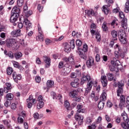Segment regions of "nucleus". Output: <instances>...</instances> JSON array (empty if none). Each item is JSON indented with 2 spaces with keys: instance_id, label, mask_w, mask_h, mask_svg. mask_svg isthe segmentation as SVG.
Returning <instances> with one entry per match:
<instances>
[{
  "instance_id": "23",
  "label": "nucleus",
  "mask_w": 129,
  "mask_h": 129,
  "mask_svg": "<svg viewBox=\"0 0 129 129\" xmlns=\"http://www.w3.org/2000/svg\"><path fill=\"white\" fill-rule=\"evenodd\" d=\"M102 11L105 15H106V16L109 14V10L108 9V8H107V5H104L102 8Z\"/></svg>"
},
{
  "instance_id": "32",
  "label": "nucleus",
  "mask_w": 129,
  "mask_h": 129,
  "mask_svg": "<svg viewBox=\"0 0 129 129\" xmlns=\"http://www.w3.org/2000/svg\"><path fill=\"white\" fill-rule=\"evenodd\" d=\"M124 12L125 13H128L129 12V0H126L124 5Z\"/></svg>"
},
{
  "instance_id": "54",
  "label": "nucleus",
  "mask_w": 129,
  "mask_h": 129,
  "mask_svg": "<svg viewBox=\"0 0 129 129\" xmlns=\"http://www.w3.org/2000/svg\"><path fill=\"white\" fill-rule=\"evenodd\" d=\"M76 44L77 46H78V47H80L82 45V41H81V40L79 39H78L76 41Z\"/></svg>"
},
{
  "instance_id": "42",
  "label": "nucleus",
  "mask_w": 129,
  "mask_h": 129,
  "mask_svg": "<svg viewBox=\"0 0 129 129\" xmlns=\"http://www.w3.org/2000/svg\"><path fill=\"white\" fill-rule=\"evenodd\" d=\"M113 61H114V66H115L116 67L120 66V61H119V60H115V58H113Z\"/></svg>"
},
{
  "instance_id": "60",
  "label": "nucleus",
  "mask_w": 129,
  "mask_h": 129,
  "mask_svg": "<svg viewBox=\"0 0 129 129\" xmlns=\"http://www.w3.org/2000/svg\"><path fill=\"white\" fill-rule=\"evenodd\" d=\"M96 61L97 62H99L100 61V55L99 54H97L95 56Z\"/></svg>"
},
{
  "instance_id": "20",
  "label": "nucleus",
  "mask_w": 129,
  "mask_h": 129,
  "mask_svg": "<svg viewBox=\"0 0 129 129\" xmlns=\"http://www.w3.org/2000/svg\"><path fill=\"white\" fill-rule=\"evenodd\" d=\"M77 93H78V92L76 90H73L69 93V95L72 98H75V97H77Z\"/></svg>"
},
{
  "instance_id": "49",
  "label": "nucleus",
  "mask_w": 129,
  "mask_h": 129,
  "mask_svg": "<svg viewBox=\"0 0 129 129\" xmlns=\"http://www.w3.org/2000/svg\"><path fill=\"white\" fill-rule=\"evenodd\" d=\"M114 49H115V50H118L119 52H121V47H120V46L118 44H116L114 46Z\"/></svg>"
},
{
  "instance_id": "46",
  "label": "nucleus",
  "mask_w": 129,
  "mask_h": 129,
  "mask_svg": "<svg viewBox=\"0 0 129 129\" xmlns=\"http://www.w3.org/2000/svg\"><path fill=\"white\" fill-rule=\"evenodd\" d=\"M88 129H96V124L95 123H93L91 125L88 126Z\"/></svg>"
},
{
  "instance_id": "44",
  "label": "nucleus",
  "mask_w": 129,
  "mask_h": 129,
  "mask_svg": "<svg viewBox=\"0 0 129 129\" xmlns=\"http://www.w3.org/2000/svg\"><path fill=\"white\" fill-rule=\"evenodd\" d=\"M119 40L120 42L121 43V44H126V42H127L126 37L120 38H119Z\"/></svg>"
},
{
  "instance_id": "11",
  "label": "nucleus",
  "mask_w": 129,
  "mask_h": 129,
  "mask_svg": "<svg viewBox=\"0 0 129 129\" xmlns=\"http://www.w3.org/2000/svg\"><path fill=\"white\" fill-rule=\"evenodd\" d=\"M89 80H90V75H87L86 76H84L81 79L80 84L82 85H83L86 81H89Z\"/></svg>"
},
{
  "instance_id": "30",
  "label": "nucleus",
  "mask_w": 129,
  "mask_h": 129,
  "mask_svg": "<svg viewBox=\"0 0 129 129\" xmlns=\"http://www.w3.org/2000/svg\"><path fill=\"white\" fill-rule=\"evenodd\" d=\"M46 85L47 88H51V87H53V86H54V82L51 80H48Z\"/></svg>"
},
{
  "instance_id": "9",
  "label": "nucleus",
  "mask_w": 129,
  "mask_h": 129,
  "mask_svg": "<svg viewBox=\"0 0 129 129\" xmlns=\"http://www.w3.org/2000/svg\"><path fill=\"white\" fill-rule=\"evenodd\" d=\"M111 64L109 66V70L112 72H115L116 73L118 72V69L115 66H114V60L111 61Z\"/></svg>"
},
{
  "instance_id": "61",
  "label": "nucleus",
  "mask_w": 129,
  "mask_h": 129,
  "mask_svg": "<svg viewBox=\"0 0 129 129\" xmlns=\"http://www.w3.org/2000/svg\"><path fill=\"white\" fill-rule=\"evenodd\" d=\"M11 107L12 109H13V110H15V109H16V108H17V105L15 103H13L11 104Z\"/></svg>"
},
{
  "instance_id": "12",
  "label": "nucleus",
  "mask_w": 129,
  "mask_h": 129,
  "mask_svg": "<svg viewBox=\"0 0 129 129\" xmlns=\"http://www.w3.org/2000/svg\"><path fill=\"white\" fill-rule=\"evenodd\" d=\"M94 64V59L92 57H89L86 62V65L88 68H91L92 65Z\"/></svg>"
},
{
  "instance_id": "6",
  "label": "nucleus",
  "mask_w": 129,
  "mask_h": 129,
  "mask_svg": "<svg viewBox=\"0 0 129 129\" xmlns=\"http://www.w3.org/2000/svg\"><path fill=\"white\" fill-rule=\"evenodd\" d=\"M12 77L14 81L16 83H18L19 81L18 80H21L22 79V75L21 74H17V72H14L12 74Z\"/></svg>"
},
{
  "instance_id": "33",
  "label": "nucleus",
  "mask_w": 129,
  "mask_h": 129,
  "mask_svg": "<svg viewBox=\"0 0 129 129\" xmlns=\"http://www.w3.org/2000/svg\"><path fill=\"white\" fill-rule=\"evenodd\" d=\"M95 36L97 42H99V43H100V41H101V35H100V33H99V32H96Z\"/></svg>"
},
{
  "instance_id": "64",
  "label": "nucleus",
  "mask_w": 129,
  "mask_h": 129,
  "mask_svg": "<svg viewBox=\"0 0 129 129\" xmlns=\"http://www.w3.org/2000/svg\"><path fill=\"white\" fill-rule=\"evenodd\" d=\"M0 37L1 38L5 40V39H6V34L4 32L1 33L0 34Z\"/></svg>"
},
{
  "instance_id": "43",
  "label": "nucleus",
  "mask_w": 129,
  "mask_h": 129,
  "mask_svg": "<svg viewBox=\"0 0 129 129\" xmlns=\"http://www.w3.org/2000/svg\"><path fill=\"white\" fill-rule=\"evenodd\" d=\"M120 52L121 51H119L118 50H115L114 51L115 57L116 58H117V59H119L120 55Z\"/></svg>"
},
{
  "instance_id": "15",
  "label": "nucleus",
  "mask_w": 129,
  "mask_h": 129,
  "mask_svg": "<svg viewBox=\"0 0 129 129\" xmlns=\"http://www.w3.org/2000/svg\"><path fill=\"white\" fill-rule=\"evenodd\" d=\"M121 26L124 30L127 29V19L124 18L121 20Z\"/></svg>"
},
{
  "instance_id": "63",
  "label": "nucleus",
  "mask_w": 129,
  "mask_h": 129,
  "mask_svg": "<svg viewBox=\"0 0 129 129\" xmlns=\"http://www.w3.org/2000/svg\"><path fill=\"white\" fill-rule=\"evenodd\" d=\"M63 67L64 63H63V61L59 62L58 64V68H59V69H61V68H63Z\"/></svg>"
},
{
  "instance_id": "38",
  "label": "nucleus",
  "mask_w": 129,
  "mask_h": 129,
  "mask_svg": "<svg viewBox=\"0 0 129 129\" xmlns=\"http://www.w3.org/2000/svg\"><path fill=\"white\" fill-rule=\"evenodd\" d=\"M107 23L106 22H103L102 24V29L104 32H106V31H108V27H107V26L106 25Z\"/></svg>"
},
{
  "instance_id": "13",
  "label": "nucleus",
  "mask_w": 129,
  "mask_h": 129,
  "mask_svg": "<svg viewBox=\"0 0 129 129\" xmlns=\"http://www.w3.org/2000/svg\"><path fill=\"white\" fill-rule=\"evenodd\" d=\"M71 85L72 87L75 88H77L79 87V80L77 78L75 79L73 82L71 83Z\"/></svg>"
},
{
  "instance_id": "34",
  "label": "nucleus",
  "mask_w": 129,
  "mask_h": 129,
  "mask_svg": "<svg viewBox=\"0 0 129 129\" xmlns=\"http://www.w3.org/2000/svg\"><path fill=\"white\" fill-rule=\"evenodd\" d=\"M25 16L26 17V18H29L31 15L33 14V11L32 10L29 11H24Z\"/></svg>"
},
{
  "instance_id": "31",
  "label": "nucleus",
  "mask_w": 129,
  "mask_h": 129,
  "mask_svg": "<svg viewBox=\"0 0 129 129\" xmlns=\"http://www.w3.org/2000/svg\"><path fill=\"white\" fill-rule=\"evenodd\" d=\"M64 51L65 52H70L71 51V47L70 46V44L68 43H66L64 44Z\"/></svg>"
},
{
  "instance_id": "29",
  "label": "nucleus",
  "mask_w": 129,
  "mask_h": 129,
  "mask_svg": "<svg viewBox=\"0 0 129 129\" xmlns=\"http://www.w3.org/2000/svg\"><path fill=\"white\" fill-rule=\"evenodd\" d=\"M119 38H126V34L125 32H123L122 30H120L118 32Z\"/></svg>"
},
{
  "instance_id": "24",
  "label": "nucleus",
  "mask_w": 129,
  "mask_h": 129,
  "mask_svg": "<svg viewBox=\"0 0 129 129\" xmlns=\"http://www.w3.org/2000/svg\"><path fill=\"white\" fill-rule=\"evenodd\" d=\"M107 96V94H106V92L105 91H103L100 97L101 101H105V100H106Z\"/></svg>"
},
{
  "instance_id": "57",
  "label": "nucleus",
  "mask_w": 129,
  "mask_h": 129,
  "mask_svg": "<svg viewBox=\"0 0 129 129\" xmlns=\"http://www.w3.org/2000/svg\"><path fill=\"white\" fill-rule=\"evenodd\" d=\"M116 40H112V39H111V41L110 42V43H109V47L110 48H113V45H114V41H115Z\"/></svg>"
},
{
  "instance_id": "2",
  "label": "nucleus",
  "mask_w": 129,
  "mask_h": 129,
  "mask_svg": "<svg viewBox=\"0 0 129 129\" xmlns=\"http://www.w3.org/2000/svg\"><path fill=\"white\" fill-rule=\"evenodd\" d=\"M121 116L124 121L121 124V127L123 129H129V118L127 117V115L123 112L121 114Z\"/></svg>"
},
{
  "instance_id": "7",
  "label": "nucleus",
  "mask_w": 129,
  "mask_h": 129,
  "mask_svg": "<svg viewBox=\"0 0 129 129\" xmlns=\"http://www.w3.org/2000/svg\"><path fill=\"white\" fill-rule=\"evenodd\" d=\"M43 96L40 95L38 98L37 101H38V103L37 104V108L38 109H40V108H42L43 106H44V102H43Z\"/></svg>"
},
{
  "instance_id": "18",
  "label": "nucleus",
  "mask_w": 129,
  "mask_h": 129,
  "mask_svg": "<svg viewBox=\"0 0 129 129\" xmlns=\"http://www.w3.org/2000/svg\"><path fill=\"white\" fill-rule=\"evenodd\" d=\"M11 35L13 37H20L21 36V29H19L14 30L11 32Z\"/></svg>"
},
{
  "instance_id": "56",
  "label": "nucleus",
  "mask_w": 129,
  "mask_h": 129,
  "mask_svg": "<svg viewBox=\"0 0 129 129\" xmlns=\"http://www.w3.org/2000/svg\"><path fill=\"white\" fill-rule=\"evenodd\" d=\"M18 123H23L24 122V119L23 117H19L17 119Z\"/></svg>"
},
{
  "instance_id": "35",
  "label": "nucleus",
  "mask_w": 129,
  "mask_h": 129,
  "mask_svg": "<svg viewBox=\"0 0 129 129\" xmlns=\"http://www.w3.org/2000/svg\"><path fill=\"white\" fill-rule=\"evenodd\" d=\"M104 107V102H103L102 101H100L98 104V108L99 109H103V108Z\"/></svg>"
},
{
  "instance_id": "36",
  "label": "nucleus",
  "mask_w": 129,
  "mask_h": 129,
  "mask_svg": "<svg viewBox=\"0 0 129 129\" xmlns=\"http://www.w3.org/2000/svg\"><path fill=\"white\" fill-rule=\"evenodd\" d=\"M75 117L76 120H77V121L80 120L81 119H83V118H84L83 116L80 115L79 114V113H77L76 114V115H75Z\"/></svg>"
},
{
  "instance_id": "47",
  "label": "nucleus",
  "mask_w": 129,
  "mask_h": 129,
  "mask_svg": "<svg viewBox=\"0 0 129 129\" xmlns=\"http://www.w3.org/2000/svg\"><path fill=\"white\" fill-rule=\"evenodd\" d=\"M17 5L18 7H22L24 5V0H17Z\"/></svg>"
},
{
  "instance_id": "53",
  "label": "nucleus",
  "mask_w": 129,
  "mask_h": 129,
  "mask_svg": "<svg viewBox=\"0 0 129 129\" xmlns=\"http://www.w3.org/2000/svg\"><path fill=\"white\" fill-rule=\"evenodd\" d=\"M12 63L13 64L14 67H15V68H18L20 66V64H19V62L13 60Z\"/></svg>"
},
{
  "instance_id": "21",
  "label": "nucleus",
  "mask_w": 129,
  "mask_h": 129,
  "mask_svg": "<svg viewBox=\"0 0 129 129\" xmlns=\"http://www.w3.org/2000/svg\"><path fill=\"white\" fill-rule=\"evenodd\" d=\"M6 87H4V92L5 93H8L9 91L12 89V84L10 83H6Z\"/></svg>"
},
{
  "instance_id": "40",
  "label": "nucleus",
  "mask_w": 129,
  "mask_h": 129,
  "mask_svg": "<svg viewBox=\"0 0 129 129\" xmlns=\"http://www.w3.org/2000/svg\"><path fill=\"white\" fill-rule=\"evenodd\" d=\"M14 98V95L12 93H8L7 94V100H12Z\"/></svg>"
},
{
  "instance_id": "17",
  "label": "nucleus",
  "mask_w": 129,
  "mask_h": 129,
  "mask_svg": "<svg viewBox=\"0 0 129 129\" xmlns=\"http://www.w3.org/2000/svg\"><path fill=\"white\" fill-rule=\"evenodd\" d=\"M4 54L7 56V57H9L10 59H14L15 55H14V52L12 51H10L8 52L7 50H4Z\"/></svg>"
},
{
  "instance_id": "62",
  "label": "nucleus",
  "mask_w": 129,
  "mask_h": 129,
  "mask_svg": "<svg viewBox=\"0 0 129 129\" xmlns=\"http://www.w3.org/2000/svg\"><path fill=\"white\" fill-rule=\"evenodd\" d=\"M37 9L39 10V12L41 13L43 10V6H41V4H38Z\"/></svg>"
},
{
  "instance_id": "51",
  "label": "nucleus",
  "mask_w": 129,
  "mask_h": 129,
  "mask_svg": "<svg viewBox=\"0 0 129 129\" xmlns=\"http://www.w3.org/2000/svg\"><path fill=\"white\" fill-rule=\"evenodd\" d=\"M111 26H117L118 25V23H117V19H115L112 21V22L111 23Z\"/></svg>"
},
{
  "instance_id": "10",
  "label": "nucleus",
  "mask_w": 129,
  "mask_h": 129,
  "mask_svg": "<svg viewBox=\"0 0 129 129\" xmlns=\"http://www.w3.org/2000/svg\"><path fill=\"white\" fill-rule=\"evenodd\" d=\"M101 82L103 87H106L107 86V78H106V76H101Z\"/></svg>"
},
{
  "instance_id": "3",
  "label": "nucleus",
  "mask_w": 129,
  "mask_h": 129,
  "mask_svg": "<svg viewBox=\"0 0 129 129\" xmlns=\"http://www.w3.org/2000/svg\"><path fill=\"white\" fill-rule=\"evenodd\" d=\"M6 45L8 48H15L17 47L18 44H17V40L15 39H8L6 40Z\"/></svg>"
},
{
  "instance_id": "45",
  "label": "nucleus",
  "mask_w": 129,
  "mask_h": 129,
  "mask_svg": "<svg viewBox=\"0 0 129 129\" xmlns=\"http://www.w3.org/2000/svg\"><path fill=\"white\" fill-rule=\"evenodd\" d=\"M81 50L82 52H87V50H88V46L87 44H84L83 49H81Z\"/></svg>"
},
{
  "instance_id": "4",
  "label": "nucleus",
  "mask_w": 129,
  "mask_h": 129,
  "mask_svg": "<svg viewBox=\"0 0 129 129\" xmlns=\"http://www.w3.org/2000/svg\"><path fill=\"white\" fill-rule=\"evenodd\" d=\"M23 25H25L27 32L32 29V23L27 18L24 19Z\"/></svg>"
},
{
  "instance_id": "48",
  "label": "nucleus",
  "mask_w": 129,
  "mask_h": 129,
  "mask_svg": "<svg viewBox=\"0 0 129 129\" xmlns=\"http://www.w3.org/2000/svg\"><path fill=\"white\" fill-rule=\"evenodd\" d=\"M51 96L52 97L53 99H58V97H57V95H56V93L54 92H51L50 93Z\"/></svg>"
},
{
  "instance_id": "37",
  "label": "nucleus",
  "mask_w": 129,
  "mask_h": 129,
  "mask_svg": "<svg viewBox=\"0 0 129 129\" xmlns=\"http://www.w3.org/2000/svg\"><path fill=\"white\" fill-rule=\"evenodd\" d=\"M85 13L88 15V16H94V11L93 10H86Z\"/></svg>"
},
{
  "instance_id": "26",
  "label": "nucleus",
  "mask_w": 129,
  "mask_h": 129,
  "mask_svg": "<svg viewBox=\"0 0 129 129\" xmlns=\"http://www.w3.org/2000/svg\"><path fill=\"white\" fill-rule=\"evenodd\" d=\"M64 106L67 110H71V106L68 100H66L64 102Z\"/></svg>"
},
{
  "instance_id": "25",
  "label": "nucleus",
  "mask_w": 129,
  "mask_h": 129,
  "mask_svg": "<svg viewBox=\"0 0 129 129\" xmlns=\"http://www.w3.org/2000/svg\"><path fill=\"white\" fill-rule=\"evenodd\" d=\"M14 57L16 60H19V59L23 57V53L20 51L16 52L14 54Z\"/></svg>"
},
{
  "instance_id": "27",
  "label": "nucleus",
  "mask_w": 129,
  "mask_h": 129,
  "mask_svg": "<svg viewBox=\"0 0 129 129\" xmlns=\"http://www.w3.org/2000/svg\"><path fill=\"white\" fill-rule=\"evenodd\" d=\"M36 40L38 41H40V42H43L44 41V35H43V33H41V32H39L38 36L36 37Z\"/></svg>"
},
{
  "instance_id": "52",
  "label": "nucleus",
  "mask_w": 129,
  "mask_h": 129,
  "mask_svg": "<svg viewBox=\"0 0 129 129\" xmlns=\"http://www.w3.org/2000/svg\"><path fill=\"white\" fill-rule=\"evenodd\" d=\"M86 122L87 124H91V122H92V119L90 118V117H88L87 118L86 120Z\"/></svg>"
},
{
  "instance_id": "50",
  "label": "nucleus",
  "mask_w": 129,
  "mask_h": 129,
  "mask_svg": "<svg viewBox=\"0 0 129 129\" xmlns=\"http://www.w3.org/2000/svg\"><path fill=\"white\" fill-rule=\"evenodd\" d=\"M93 86V82H92V81L90 80L88 81L87 87H89L90 88H92Z\"/></svg>"
},
{
  "instance_id": "59",
  "label": "nucleus",
  "mask_w": 129,
  "mask_h": 129,
  "mask_svg": "<svg viewBox=\"0 0 129 129\" xmlns=\"http://www.w3.org/2000/svg\"><path fill=\"white\" fill-rule=\"evenodd\" d=\"M92 88H89V87H87L85 90V93L86 95H87V94L89 93L90 92V90H91Z\"/></svg>"
},
{
  "instance_id": "22",
  "label": "nucleus",
  "mask_w": 129,
  "mask_h": 129,
  "mask_svg": "<svg viewBox=\"0 0 129 129\" xmlns=\"http://www.w3.org/2000/svg\"><path fill=\"white\" fill-rule=\"evenodd\" d=\"M18 19H19V16L17 17L16 15L11 14V17L10 18L11 23H16L18 21Z\"/></svg>"
},
{
  "instance_id": "39",
  "label": "nucleus",
  "mask_w": 129,
  "mask_h": 129,
  "mask_svg": "<svg viewBox=\"0 0 129 129\" xmlns=\"http://www.w3.org/2000/svg\"><path fill=\"white\" fill-rule=\"evenodd\" d=\"M13 71L14 70L12 67H8L7 69V73L8 75H12V73H13Z\"/></svg>"
},
{
  "instance_id": "8",
  "label": "nucleus",
  "mask_w": 129,
  "mask_h": 129,
  "mask_svg": "<svg viewBox=\"0 0 129 129\" xmlns=\"http://www.w3.org/2000/svg\"><path fill=\"white\" fill-rule=\"evenodd\" d=\"M20 12L21 10L20 9V8L18 6H15L12 10L11 14L15 15L16 17H19Z\"/></svg>"
},
{
  "instance_id": "55",
  "label": "nucleus",
  "mask_w": 129,
  "mask_h": 129,
  "mask_svg": "<svg viewBox=\"0 0 129 129\" xmlns=\"http://www.w3.org/2000/svg\"><path fill=\"white\" fill-rule=\"evenodd\" d=\"M69 62H73L74 61V58L73 57V54H71L68 57Z\"/></svg>"
},
{
  "instance_id": "14",
  "label": "nucleus",
  "mask_w": 129,
  "mask_h": 129,
  "mask_svg": "<svg viewBox=\"0 0 129 129\" xmlns=\"http://www.w3.org/2000/svg\"><path fill=\"white\" fill-rule=\"evenodd\" d=\"M43 58L44 61L46 64L45 66L46 67H50L51 65V59L46 55L44 56Z\"/></svg>"
},
{
  "instance_id": "41",
  "label": "nucleus",
  "mask_w": 129,
  "mask_h": 129,
  "mask_svg": "<svg viewBox=\"0 0 129 129\" xmlns=\"http://www.w3.org/2000/svg\"><path fill=\"white\" fill-rule=\"evenodd\" d=\"M72 49H74L75 48V40L72 39L70 41V45Z\"/></svg>"
},
{
  "instance_id": "58",
  "label": "nucleus",
  "mask_w": 129,
  "mask_h": 129,
  "mask_svg": "<svg viewBox=\"0 0 129 129\" xmlns=\"http://www.w3.org/2000/svg\"><path fill=\"white\" fill-rule=\"evenodd\" d=\"M119 17L120 19H125L124 18V14L122 12H119Z\"/></svg>"
},
{
  "instance_id": "28",
  "label": "nucleus",
  "mask_w": 129,
  "mask_h": 129,
  "mask_svg": "<svg viewBox=\"0 0 129 129\" xmlns=\"http://www.w3.org/2000/svg\"><path fill=\"white\" fill-rule=\"evenodd\" d=\"M107 75L108 79L109 81H112V80H113L114 82L116 81L115 79H114V77L113 76V74L110 73H109L107 74Z\"/></svg>"
},
{
  "instance_id": "16",
  "label": "nucleus",
  "mask_w": 129,
  "mask_h": 129,
  "mask_svg": "<svg viewBox=\"0 0 129 129\" xmlns=\"http://www.w3.org/2000/svg\"><path fill=\"white\" fill-rule=\"evenodd\" d=\"M78 54L82 59H84V60L86 59L87 58V56H86V54H85L84 53H83V51H82L81 48L78 47Z\"/></svg>"
},
{
  "instance_id": "5",
  "label": "nucleus",
  "mask_w": 129,
  "mask_h": 129,
  "mask_svg": "<svg viewBox=\"0 0 129 129\" xmlns=\"http://www.w3.org/2000/svg\"><path fill=\"white\" fill-rule=\"evenodd\" d=\"M120 103L119 104V108L122 109L124 107V104L125 103V98L123 95L120 94Z\"/></svg>"
},
{
  "instance_id": "1",
  "label": "nucleus",
  "mask_w": 129,
  "mask_h": 129,
  "mask_svg": "<svg viewBox=\"0 0 129 129\" xmlns=\"http://www.w3.org/2000/svg\"><path fill=\"white\" fill-rule=\"evenodd\" d=\"M115 87H118L117 89V96L119 97L120 94H122L123 92V87L124 86V82L122 80H121L117 83H114Z\"/></svg>"
},
{
  "instance_id": "19",
  "label": "nucleus",
  "mask_w": 129,
  "mask_h": 129,
  "mask_svg": "<svg viewBox=\"0 0 129 129\" xmlns=\"http://www.w3.org/2000/svg\"><path fill=\"white\" fill-rule=\"evenodd\" d=\"M111 35L112 36V39L114 41L117 40V36H118V34L117 33V31L115 30H113L111 32Z\"/></svg>"
}]
</instances>
